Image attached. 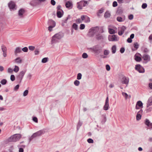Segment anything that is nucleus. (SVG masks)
I'll return each mask as SVG.
<instances>
[{
	"label": "nucleus",
	"mask_w": 152,
	"mask_h": 152,
	"mask_svg": "<svg viewBox=\"0 0 152 152\" xmlns=\"http://www.w3.org/2000/svg\"><path fill=\"white\" fill-rule=\"evenodd\" d=\"M22 52L21 48L20 47H17L16 48L14 52L15 55L17 56V54L20 53Z\"/></svg>",
	"instance_id": "22"
},
{
	"label": "nucleus",
	"mask_w": 152,
	"mask_h": 152,
	"mask_svg": "<svg viewBox=\"0 0 152 152\" xmlns=\"http://www.w3.org/2000/svg\"><path fill=\"white\" fill-rule=\"evenodd\" d=\"M143 107V104L141 101H139L137 102L136 104V109H139L140 108H142Z\"/></svg>",
	"instance_id": "12"
},
{
	"label": "nucleus",
	"mask_w": 152,
	"mask_h": 152,
	"mask_svg": "<svg viewBox=\"0 0 152 152\" xmlns=\"http://www.w3.org/2000/svg\"><path fill=\"white\" fill-rule=\"evenodd\" d=\"M92 29H91V28L89 30V31L87 34L88 36L90 37H94V35L93 34V33L92 31Z\"/></svg>",
	"instance_id": "24"
},
{
	"label": "nucleus",
	"mask_w": 152,
	"mask_h": 152,
	"mask_svg": "<svg viewBox=\"0 0 152 152\" xmlns=\"http://www.w3.org/2000/svg\"><path fill=\"white\" fill-rule=\"evenodd\" d=\"M134 57L135 60L137 61H140L141 60V58L137 54L135 55Z\"/></svg>",
	"instance_id": "29"
},
{
	"label": "nucleus",
	"mask_w": 152,
	"mask_h": 152,
	"mask_svg": "<svg viewBox=\"0 0 152 152\" xmlns=\"http://www.w3.org/2000/svg\"><path fill=\"white\" fill-rule=\"evenodd\" d=\"M110 16L111 14L108 11H106L104 15V17L106 18H110Z\"/></svg>",
	"instance_id": "27"
},
{
	"label": "nucleus",
	"mask_w": 152,
	"mask_h": 152,
	"mask_svg": "<svg viewBox=\"0 0 152 152\" xmlns=\"http://www.w3.org/2000/svg\"><path fill=\"white\" fill-rule=\"evenodd\" d=\"M28 48L29 50L31 51H33L34 50L35 48L34 46H30L28 47Z\"/></svg>",
	"instance_id": "56"
},
{
	"label": "nucleus",
	"mask_w": 152,
	"mask_h": 152,
	"mask_svg": "<svg viewBox=\"0 0 152 152\" xmlns=\"http://www.w3.org/2000/svg\"><path fill=\"white\" fill-rule=\"evenodd\" d=\"M45 132L43 130H41L38 131L34 133V135H35V137L41 136L42 135L44 134Z\"/></svg>",
	"instance_id": "10"
},
{
	"label": "nucleus",
	"mask_w": 152,
	"mask_h": 152,
	"mask_svg": "<svg viewBox=\"0 0 152 152\" xmlns=\"http://www.w3.org/2000/svg\"><path fill=\"white\" fill-rule=\"evenodd\" d=\"M82 57L84 58H86L88 57V55L86 53H83L82 55Z\"/></svg>",
	"instance_id": "47"
},
{
	"label": "nucleus",
	"mask_w": 152,
	"mask_h": 152,
	"mask_svg": "<svg viewBox=\"0 0 152 152\" xmlns=\"http://www.w3.org/2000/svg\"><path fill=\"white\" fill-rule=\"evenodd\" d=\"M109 99L107 96L106 98L105 102L103 107V109L105 110H107L109 109Z\"/></svg>",
	"instance_id": "9"
},
{
	"label": "nucleus",
	"mask_w": 152,
	"mask_h": 152,
	"mask_svg": "<svg viewBox=\"0 0 152 152\" xmlns=\"http://www.w3.org/2000/svg\"><path fill=\"white\" fill-rule=\"evenodd\" d=\"M142 58L146 62L149 61L150 60V56L148 55L144 54L142 57Z\"/></svg>",
	"instance_id": "16"
},
{
	"label": "nucleus",
	"mask_w": 152,
	"mask_h": 152,
	"mask_svg": "<svg viewBox=\"0 0 152 152\" xmlns=\"http://www.w3.org/2000/svg\"><path fill=\"white\" fill-rule=\"evenodd\" d=\"M35 135H34V134H32V135L29 137V142H30V141L34 138L35 137Z\"/></svg>",
	"instance_id": "59"
},
{
	"label": "nucleus",
	"mask_w": 152,
	"mask_h": 152,
	"mask_svg": "<svg viewBox=\"0 0 152 152\" xmlns=\"http://www.w3.org/2000/svg\"><path fill=\"white\" fill-rule=\"evenodd\" d=\"M118 6V4L116 1H114L113 3V7H115Z\"/></svg>",
	"instance_id": "58"
},
{
	"label": "nucleus",
	"mask_w": 152,
	"mask_h": 152,
	"mask_svg": "<svg viewBox=\"0 0 152 152\" xmlns=\"http://www.w3.org/2000/svg\"><path fill=\"white\" fill-rule=\"evenodd\" d=\"M65 6L66 7L68 8L69 9H71L73 7L72 3L71 1H67L66 3Z\"/></svg>",
	"instance_id": "14"
},
{
	"label": "nucleus",
	"mask_w": 152,
	"mask_h": 152,
	"mask_svg": "<svg viewBox=\"0 0 152 152\" xmlns=\"http://www.w3.org/2000/svg\"><path fill=\"white\" fill-rule=\"evenodd\" d=\"M87 142L89 143H93L94 142L93 140L91 138H89L88 139Z\"/></svg>",
	"instance_id": "54"
},
{
	"label": "nucleus",
	"mask_w": 152,
	"mask_h": 152,
	"mask_svg": "<svg viewBox=\"0 0 152 152\" xmlns=\"http://www.w3.org/2000/svg\"><path fill=\"white\" fill-rule=\"evenodd\" d=\"M102 119L101 123L102 124H103L105 123L107 121V119L105 115L103 114L102 115Z\"/></svg>",
	"instance_id": "23"
},
{
	"label": "nucleus",
	"mask_w": 152,
	"mask_h": 152,
	"mask_svg": "<svg viewBox=\"0 0 152 152\" xmlns=\"http://www.w3.org/2000/svg\"><path fill=\"white\" fill-rule=\"evenodd\" d=\"M77 8L79 10H81L82 9V7L81 5V4H79V3H77Z\"/></svg>",
	"instance_id": "57"
},
{
	"label": "nucleus",
	"mask_w": 152,
	"mask_h": 152,
	"mask_svg": "<svg viewBox=\"0 0 152 152\" xmlns=\"http://www.w3.org/2000/svg\"><path fill=\"white\" fill-rule=\"evenodd\" d=\"M19 68L18 66L15 65V68L13 69V71L15 72H17L19 70Z\"/></svg>",
	"instance_id": "38"
},
{
	"label": "nucleus",
	"mask_w": 152,
	"mask_h": 152,
	"mask_svg": "<svg viewBox=\"0 0 152 152\" xmlns=\"http://www.w3.org/2000/svg\"><path fill=\"white\" fill-rule=\"evenodd\" d=\"M82 122H80L79 120V122L78 123L77 127V130H79L80 127L82 125Z\"/></svg>",
	"instance_id": "35"
},
{
	"label": "nucleus",
	"mask_w": 152,
	"mask_h": 152,
	"mask_svg": "<svg viewBox=\"0 0 152 152\" xmlns=\"http://www.w3.org/2000/svg\"><path fill=\"white\" fill-rule=\"evenodd\" d=\"M64 36V33L61 32H60L55 34L52 37L51 40L52 43H56L58 39H60L63 37Z\"/></svg>",
	"instance_id": "1"
},
{
	"label": "nucleus",
	"mask_w": 152,
	"mask_h": 152,
	"mask_svg": "<svg viewBox=\"0 0 152 152\" xmlns=\"http://www.w3.org/2000/svg\"><path fill=\"white\" fill-rule=\"evenodd\" d=\"M85 25L83 24H81L80 25V29L81 30H83L85 28Z\"/></svg>",
	"instance_id": "52"
},
{
	"label": "nucleus",
	"mask_w": 152,
	"mask_h": 152,
	"mask_svg": "<svg viewBox=\"0 0 152 152\" xmlns=\"http://www.w3.org/2000/svg\"><path fill=\"white\" fill-rule=\"evenodd\" d=\"M90 49L96 55L99 54L102 51V47L99 45H95Z\"/></svg>",
	"instance_id": "2"
},
{
	"label": "nucleus",
	"mask_w": 152,
	"mask_h": 152,
	"mask_svg": "<svg viewBox=\"0 0 152 152\" xmlns=\"http://www.w3.org/2000/svg\"><path fill=\"white\" fill-rule=\"evenodd\" d=\"M124 96L125 97L126 99H129L131 97V96L130 95L128 96L126 93H124Z\"/></svg>",
	"instance_id": "48"
},
{
	"label": "nucleus",
	"mask_w": 152,
	"mask_h": 152,
	"mask_svg": "<svg viewBox=\"0 0 152 152\" xmlns=\"http://www.w3.org/2000/svg\"><path fill=\"white\" fill-rule=\"evenodd\" d=\"M32 120L34 121L36 123H37L38 122V119L36 117H34L33 118Z\"/></svg>",
	"instance_id": "60"
},
{
	"label": "nucleus",
	"mask_w": 152,
	"mask_h": 152,
	"mask_svg": "<svg viewBox=\"0 0 152 152\" xmlns=\"http://www.w3.org/2000/svg\"><path fill=\"white\" fill-rule=\"evenodd\" d=\"M135 69L140 73H143L145 72L144 69L140 65H137L135 66Z\"/></svg>",
	"instance_id": "8"
},
{
	"label": "nucleus",
	"mask_w": 152,
	"mask_h": 152,
	"mask_svg": "<svg viewBox=\"0 0 152 152\" xmlns=\"http://www.w3.org/2000/svg\"><path fill=\"white\" fill-rule=\"evenodd\" d=\"M129 82V79L128 78H124V84H128Z\"/></svg>",
	"instance_id": "42"
},
{
	"label": "nucleus",
	"mask_w": 152,
	"mask_h": 152,
	"mask_svg": "<svg viewBox=\"0 0 152 152\" xmlns=\"http://www.w3.org/2000/svg\"><path fill=\"white\" fill-rule=\"evenodd\" d=\"M109 53V51L107 50H105L104 51V54L105 56L108 55Z\"/></svg>",
	"instance_id": "50"
},
{
	"label": "nucleus",
	"mask_w": 152,
	"mask_h": 152,
	"mask_svg": "<svg viewBox=\"0 0 152 152\" xmlns=\"http://www.w3.org/2000/svg\"><path fill=\"white\" fill-rule=\"evenodd\" d=\"M10 80L12 81H14L15 80V77L14 75H12L10 76Z\"/></svg>",
	"instance_id": "49"
},
{
	"label": "nucleus",
	"mask_w": 152,
	"mask_h": 152,
	"mask_svg": "<svg viewBox=\"0 0 152 152\" xmlns=\"http://www.w3.org/2000/svg\"><path fill=\"white\" fill-rule=\"evenodd\" d=\"M1 49L2 51H3V55L4 57H5L7 56V48L5 46L2 45L1 46Z\"/></svg>",
	"instance_id": "11"
},
{
	"label": "nucleus",
	"mask_w": 152,
	"mask_h": 152,
	"mask_svg": "<svg viewBox=\"0 0 152 152\" xmlns=\"http://www.w3.org/2000/svg\"><path fill=\"white\" fill-rule=\"evenodd\" d=\"M103 38V36L102 35L100 36H98L97 35L96 37V39L98 40H100L101 39H102Z\"/></svg>",
	"instance_id": "51"
},
{
	"label": "nucleus",
	"mask_w": 152,
	"mask_h": 152,
	"mask_svg": "<svg viewBox=\"0 0 152 152\" xmlns=\"http://www.w3.org/2000/svg\"><path fill=\"white\" fill-rule=\"evenodd\" d=\"M119 81L124 84V75L122 74L119 75Z\"/></svg>",
	"instance_id": "25"
},
{
	"label": "nucleus",
	"mask_w": 152,
	"mask_h": 152,
	"mask_svg": "<svg viewBox=\"0 0 152 152\" xmlns=\"http://www.w3.org/2000/svg\"><path fill=\"white\" fill-rule=\"evenodd\" d=\"M48 60V57H45L43 58L42 60V63H45L47 62Z\"/></svg>",
	"instance_id": "36"
},
{
	"label": "nucleus",
	"mask_w": 152,
	"mask_h": 152,
	"mask_svg": "<svg viewBox=\"0 0 152 152\" xmlns=\"http://www.w3.org/2000/svg\"><path fill=\"white\" fill-rule=\"evenodd\" d=\"M91 29H92V31L93 34L95 35L98 32L99 28L98 27L96 26L91 28Z\"/></svg>",
	"instance_id": "19"
},
{
	"label": "nucleus",
	"mask_w": 152,
	"mask_h": 152,
	"mask_svg": "<svg viewBox=\"0 0 152 152\" xmlns=\"http://www.w3.org/2000/svg\"><path fill=\"white\" fill-rule=\"evenodd\" d=\"M21 50L24 52H27L28 51V49L27 47H25L21 49Z\"/></svg>",
	"instance_id": "45"
},
{
	"label": "nucleus",
	"mask_w": 152,
	"mask_h": 152,
	"mask_svg": "<svg viewBox=\"0 0 152 152\" xmlns=\"http://www.w3.org/2000/svg\"><path fill=\"white\" fill-rule=\"evenodd\" d=\"M15 61L16 63H21L22 62V60L20 57H18L15 59Z\"/></svg>",
	"instance_id": "39"
},
{
	"label": "nucleus",
	"mask_w": 152,
	"mask_h": 152,
	"mask_svg": "<svg viewBox=\"0 0 152 152\" xmlns=\"http://www.w3.org/2000/svg\"><path fill=\"white\" fill-rule=\"evenodd\" d=\"M26 71V69L24 70V71H21L19 73V74L16 76V80H17L18 83H21L22 80Z\"/></svg>",
	"instance_id": "4"
},
{
	"label": "nucleus",
	"mask_w": 152,
	"mask_h": 152,
	"mask_svg": "<svg viewBox=\"0 0 152 152\" xmlns=\"http://www.w3.org/2000/svg\"><path fill=\"white\" fill-rule=\"evenodd\" d=\"M142 110H141L137 113L136 115V119L137 120H140L141 118V114L142 113Z\"/></svg>",
	"instance_id": "17"
},
{
	"label": "nucleus",
	"mask_w": 152,
	"mask_h": 152,
	"mask_svg": "<svg viewBox=\"0 0 152 152\" xmlns=\"http://www.w3.org/2000/svg\"><path fill=\"white\" fill-rule=\"evenodd\" d=\"M116 46L115 45H113L111 48L112 52L113 54L115 53L116 51Z\"/></svg>",
	"instance_id": "30"
},
{
	"label": "nucleus",
	"mask_w": 152,
	"mask_h": 152,
	"mask_svg": "<svg viewBox=\"0 0 152 152\" xmlns=\"http://www.w3.org/2000/svg\"><path fill=\"white\" fill-rule=\"evenodd\" d=\"M117 20L119 22H121L122 21L123 18L121 17H118L117 18Z\"/></svg>",
	"instance_id": "55"
},
{
	"label": "nucleus",
	"mask_w": 152,
	"mask_h": 152,
	"mask_svg": "<svg viewBox=\"0 0 152 152\" xmlns=\"http://www.w3.org/2000/svg\"><path fill=\"white\" fill-rule=\"evenodd\" d=\"M80 3L81 5H82L83 7H85L86 5H88V1L85 0H83L80 2Z\"/></svg>",
	"instance_id": "26"
},
{
	"label": "nucleus",
	"mask_w": 152,
	"mask_h": 152,
	"mask_svg": "<svg viewBox=\"0 0 152 152\" xmlns=\"http://www.w3.org/2000/svg\"><path fill=\"white\" fill-rule=\"evenodd\" d=\"M134 47L136 49H137L139 47V44L137 42H135L134 44Z\"/></svg>",
	"instance_id": "44"
},
{
	"label": "nucleus",
	"mask_w": 152,
	"mask_h": 152,
	"mask_svg": "<svg viewBox=\"0 0 152 152\" xmlns=\"http://www.w3.org/2000/svg\"><path fill=\"white\" fill-rule=\"evenodd\" d=\"M38 0H33L31 1L30 4L31 5H34V3H37V1ZM46 0H38L40 2H43L45 1Z\"/></svg>",
	"instance_id": "28"
},
{
	"label": "nucleus",
	"mask_w": 152,
	"mask_h": 152,
	"mask_svg": "<svg viewBox=\"0 0 152 152\" xmlns=\"http://www.w3.org/2000/svg\"><path fill=\"white\" fill-rule=\"evenodd\" d=\"M64 12L62 10H57L56 16L58 18H60L62 17L64 15Z\"/></svg>",
	"instance_id": "13"
},
{
	"label": "nucleus",
	"mask_w": 152,
	"mask_h": 152,
	"mask_svg": "<svg viewBox=\"0 0 152 152\" xmlns=\"http://www.w3.org/2000/svg\"><path fill=\"white\" fill-rule=\"evenodd\" d=\"M34 52L35 55H37L39 54V49H38L37 48H36Z\"/></svg>",
	"instance_id": "53"
},
{
	"label": "nucleus",
	"mask_w": 152,
	"mask_h": 152,
	"mask_svg": "<svg viewBox=\"0 0 152 152\" xmlns=\"http://www.w3.org/2000/svg\"><path fill=\"white\" fill-rule=\"evenodd\" d=\"M121 6L122 5H121L120 6H118L117 9L116 13L118 15H121L123 13V7Z\"/></svg>",
	"instance_id": "15"
},
{
	"label": "nucleus",
	"mask_w": 152,
	"mask_h": 152,
	"mask_svg": "<svg viewBox=\"0 0 152 152\" xmlns=\"http://www.w3.org/2000/svg\"><path fill=\"white\" fill-rule=\"evenodd\" d=\"M82 76V74L81 73H78L77 75V78L78 80H80L81 79Z\"/></svg>",
	"instance_id": "41"
},
{
	"label": "nucleus",
	"mask_w": 152,
	"mask_h": 152,
	"mask_svg": "<svg viewBox=\"0 0 152 152\" xmlns=\"http://www.w3.org/2000/svg\"><path fill=\"white\" fill-rule=\"evenodd\" d=\"M7 83V80L5 79H3L0 82L1 83L2 85H4L6 84Z\"/></svg>",
	"instance_id": "34"
},
{
	"label": "nucleus",
	"mask_w": 152,
	"mask_h": 152,
	"mask_svg": "<svg viewBox=\"0 0 152 152\" xmlns=\"http://www.w3.org/2000/svg\"><path fill=\"white\" fill-rule=\"evenodd\" d=\"M20 86L19 84L16 85L14 88V91H17L19 88Z\"/></svg>",
	"instance_id": "46"
},
{
	"label": "nucleus",
	"mask_w": 152,
	"mask_h": 152,
	"mask_svg": "<svg viewBox=\"0 0 152 152\" xmlns=\"http://www.w3.org/2000/svg\"><path fill=\"white\" fill-rule=\"evenodd\" d=\"M28 90H26L24 91L23 93V96H25L28 94Z\"/></svg>",
	"instance_id": "43"
},
{
	"label": "nucleus",
	"mask_w": 152,
	"mask_h": 152,
	"mask_svg": "<svg viewBox=\"0 0 152 152\" xmlns=\"http://www.w3.org/2000/svg\"><path fill=\"white\" fill-rule=\"evenodd\" d=\"M91 29H92V31L93 34L95 35L98 32L99 28L98 27L96 26L91 28Z\"/></svg>",
	"instance_id": "20"
},
{
	"label": "nucleus",
	"mask_w": 152,
	"mask_h": 152,
	"mask_svg": "<svg viewBox=\"0 0 152 152\" xmlns=\"http://www.w3.org/2000/svg\"><path fill=\"white\" fill-rule=\"evenodd\" d=\"M104 9L103 8H102L100 10H98V13H99L101 14L104 12Z\"/></svg>",
	"instance_id": "63"
},
{
	"label": "nucleus",
	"mask_w": 152,
	"mask_h": 152,
	"mask_svg": "<svg viewBox=\"0 0 152 152\" xmlns=\"http://www.w3.org/2000/svg\"><path fill=\"white\" fill-rule=\"evenodd\" d=\"M13 71V70L11 68H9L8 69V72L9 73H12Z\"/></svg>",
	"instance_id": "64"
},
{
	"label": "nucleus",
	"mask_w": 152,
	"mask_h": 152,
	"mask_svg": "<svg viewBox=\"0 0 152 152\" xmlns=\"http://www.w3.org/2000/svg\"><path fill=\"white\" fill-rule=\"evenodd\" d=\"M106 69L107 71H109L110 69V66L108 64H107L106 65Z\"/></svg>",
	"instance_id": "61"
},
{
	"label": "nucleus",
	"mask_w": 152,
	"mask_h": 152,
	"mask_svg": "<svg viewBox=\"0 0 152 152\" xmlns=\"http://www.w3.org/2000/svg\"><path fill=\"white\" fill-rule=\"evenodd\" d=\"M72 28L77 30L78 29V25L76 23H73L72 26Z\"/></svg>",
	"instance_id": "33"
},
{
	"label": "nucleus",
	"mask_w": 152,
	"mask_h": 152,
	"mask_svg": "<svg viewBox=\"0 0 152 152\" xmlns=\"http://www.w3.org/2000/svg\"><path fill=\"white\" fill-rule=\"evenodd\" d=\"M21 137L20 134H15L9 137L8 140L9 142H16L19 140L21 138Z\"/></svg>",
	"instance_id": "3"
},
{
	"label": "nucleus",
	"mask_w": 152,
	"mask_h": 152,
	"mask_svg": "<svg viewBox=\"0 0 152 152\" xmlns=\"http://www.w3.org/2000/svg\"><path fill=\"white\" fill-rule=\"evenodd\" d=\"M124 33V26H122L121 28V30L118 31V34L119 35L121 36Z\"/></svg>",
	"instance_id": "31"
},
{
	"label": "nucleus",
	"mask_w": 152,
	"mask_h": 152,
	"mask_svg": "<svg viewBox=\"0 0 152 152\" xmlns=\"http://www.w3.org/2000/svg\"><path fill=\"white\" fill-rule=\"evenodd\" d=\"M108 31L110 34H114L115 33V30L111 28H108Z\"/></svg>",
	"instance_id": "32"
},
{
	"label": "nucleus",
	"mask_w": 152,
	"mask_h": 152,
	"mask_svg": "<svg viewBox=\"0 0 152 152\" xmlns=\"http://www.w3.org/2000/svg\"><path fill=\"white\" fill-rule=\"evenodd\" d=\"M145 123V124L148 126L149 128H152V123H151L148 119H146Z\"/></svg>",
	"instance_id": "21"
},
{
	"label": "nucleus",
	"mask_w": 152,
	"mask_h": 152,
	"mask_svg": "<svg viewBox=\"0 0 152 152\" xmlns=\"http://www.w3.org/2000/svg\"><path fill=\"white\" fill-rule=\"evenodd\" d=\"M108 39L110 41H116L118 40L117 36L114 34L109 35L108 37Z\"/></svg>",
	"instance_id": "7"
},
{
	"label": "nucleus",
	"mask_w": 152,
	"mask_h": 152,
	"mask_svg": "<svg viewBox=\"0 0 152 152\" xmlns=\"http://www.w3.org/2000/svg\"><path fill=\"white\" fill-rule=\"evenodd\" d=\"M25 12V10L23 8L20 9L18 11V15L21 17H23V14Z\"/></svg>",
	"instance_id": "18"
},
{
	"label": "nucleus",
	"mask_w": 152,
	"mask_h": 152,
	"mask_svg": "<svg viewBox=\"0 0 152 152\" xmlns=\"http://www.w3.org/2000/svg\"><path fill=\"white\" fill-rule=\"evenodd\" d=\"M152 97L150 98L148 100V103L147 105V107L151 105L152 104Z\"/></svg>",
	"instance_id": "37"
},
{
	"label": "nucleus",
	"mask_w": 152,
	"mask_h": 152,
	"mask_svg": "<svg viewBox=\"0 0 152 152\" xmlns=\"http://www.w3.org/2000/svg\"><path fill=\"white\" fill-rule=\"evenodd\" d=\"M87 18L85 19V22L86 23H88L90 21V19L89 17H86Z\"/></svg>",
	"instance_id": "62"
},
{
	"label": "nucleus",
	"mask_w": 152,
	"mask_h": 152,
	"mask_svg": "<svg viewBox=\"0 0 152 152\" xmlns=\"http://www.w3.org/2000/svg\"><path fill=\"white\" fill-rule=\"evenodd\" d=\"M74 83L75 86H78L80 84V82L78 80H76L74 81Z\"/></svg>",
	"instance_id": "40"
},
{
	"label": "nucleus",
	"mask_w": 152,
	"mask_h": 152,
	"mask_svg": "<svg viewBox=\"0 0 152 152\" xmlns=\"http://www.w3.org/2000/svg\"><path fill=\"white\" fill-rule=\"evenodd\" d=\"M8 6L10 10H14L17 9L16 5L15 3L12 1H11L8 4Z\"/></svg>",
	"instance_id": "6"
},
{
	"label": "nucleus",
	"mask_w": 152,
	"mask_h": 152,
	"mask_svg": "<svg viewBox=\"0 0 152 152\" xmlns=\"http://www.w3.org/2000/svg\"><path fill=\"white\" fill-rule=\"evenodd\" d=\"M48 25L49 26L48 27V29L50 31H52V28L56 26V22L52 19L49 20L48 23Z\"/></svg>",
	"instance_id": "5"
}]
</instances>
